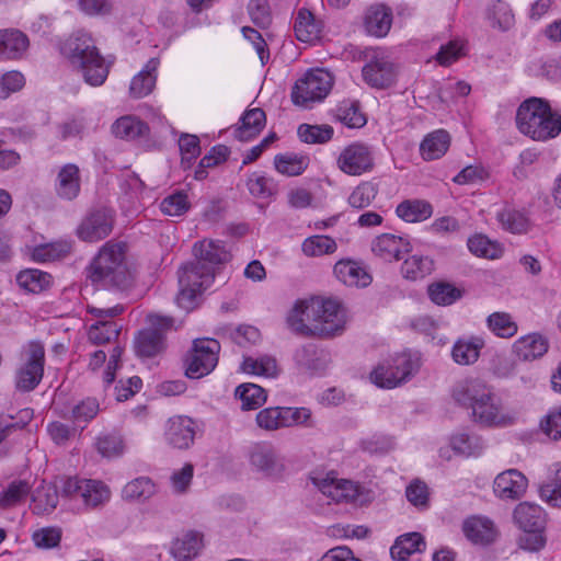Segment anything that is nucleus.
<instances>
[{"label": "nucleus", "mask_w": 561, "mask_h": 561, "mask_svg": "<svg viewBox=\"0 0 561 561\" xmlns=\"http://www.w3.org/2000/svg\"><path fill=\"white\" fill-rule=\"evenodd\" d=\"M451 398L461 408L470 411V419L481 427H505L515 421V414L507 410L493 389L478 378L457 382Z\"/></svg>", "instance_id": "obj_1"}, {"label": "nucleus", "mask_w": 561, "mask_h": 561, "mask_svg": "<svg viewBox=\"0 0 561 561\" xmlns=\"http://www.w3.org/2000/svg\"><path fill=\"white\" fill-rule=\"evenodd\" d=\"M518 130L534 140L546 141L561 133V116L541 99L524 101L516 113Z\"/></svg>", "instance_id": "obj_2"}, {"label": "nucleus", "mask_w": 561, "mask_h": 561, "mask_svg": "<svg viewBox=\"0 0 561 561\" xmlns=\"http://www.w3.org/2000/svg\"><path fill=\"white\" fill-rule=\"evenodd\" d=\"M126 252L127 245L123 241L110 240L104 243L90 265L91 280L119 288L126 287Z\"/></svg>", "instance_id": "obj_3"}, {"label": "nucleus", "mask_w": 561, "mask_h": 561, "mask_svg": "<svg viewBox=\"0 0 561 561\" xmlns=\"http://www.w3.org/2000/svg\"><path fill=\"white\" fill-rule=\"evenodd\" d=\"M78 64L84 81L93 87L104 83L108 75V67L100 55L92 37L78 31L72 41V65Z\"/></svg>", "instance_id": "obj_4"}, {"label": "nucleus", "mask_w": 561, "mask_h": 561, "mask_svg": "<svg viewBox=\"0 0 561 561\" xmlns=\"http://www.w3.org/2000/svg\"><path fill=\"white\" fill-rule=\"evenodd\" d=\"M215 278L213 270H205L195 262L188 263L179 271L180 290L175 298L179 307L191 310L198 295L210 287Z\"/></svg>", "instance_id": "obj_5"}, {"label": "nucleus", "mask_w": 561, "mask_h": 561, "mask_svg": "<svg viewBox=\"0 0 561 561\" xmlns=\"http://www.w3.org/2000/svg\"><path fill=\"white\" fill-rule=\"evenodd\" d=\"M319 491L336 503H352L364 505L369 503L374 494L358 483L340 479L331 473L321 479H313Z\"/></svg>", "instance_id": "obj_6"}, {"label": "nucleus", "mask_w": 561, "mask_h": 561, "mask_svg": "<svg viewBox=\"0 0 561 561\" xmlns=\"http://www.w3.org/2000/svg\"><path fill=\"white\" fill-rule=\"evenodd\" d=\"M148 328L141 330L135 339V351L140 357H154L165 347L164 334L174 329V320L158 313L147 316Z\"/></svg>", "instance_id": "obj_7"}, {"label": "nucleus", "mask_w": 561, "mask_h": 561, "mask_svg": "<svg viewBox=\"0 0 561 561\" xmlns=\"http://www.w3.org/2000/svg\"><path fill=\"white\" fill-rule=\"evenodd\" d=\"M332 85L333 78L330 72L323 69L310 70L296 81L291 91V100L296 105L309 107L325 99Z\"/></svg>", "instance_id": "obj_8"}, {"label": "nucleus", "mask_w": 561, "mask_h": 561, "mask_svg": "<svg viewBox=\"0 0 561 561\" xmlns=\"http://www.w3.org/2000/svg\"><path fill=\"white\" fill-rule=\"evenodd\" d=\"M419 368V358L400 354L379 364L370 373V380L380 388L391 389L407 381Z\"/></svg>", "instance_id": "obj_9"}, {"label": "nucleus", "mask_w": 561, "mask_h": 561, "mask_svg": "<svg viewBox=\"0 0 561 561\" xmlns=\"http://www.w3.org/2000/svg\"><path fill=\"white\" fill-rule=\"evenodd\" d=\"M220 344L214 339H196L185 357V375L199 379L210 374L218 363Z\"/></svg>", "instance_id": "obj_10"}, {"label": "nucleus", "mask_w": 561, "mask_h": 561, "mask_svg": "<svg viewBox=\"0 0 561 561\" xmlns=\"http://www.w3.org/2000/svg\"><path fill=\"white\" fill-rule=\"evenodd\" d=\"M317 302L320 308L313 317V336L332 337L341 334L345 327V314L341 305L322 297H314V305Z\"/></svg>", "instance_id": "obj_11"}, {"label": "nucleus", "mask_w": 561, "mask_h": 561, "mask_svg": "<svg viewBox=\"0 0 561 561\" xmlns=\"http://www.w3.org/2000/svg\"><path fill=\"white\" fill-rule=\"evenodd\" d=\"M45 351L39 342H30L25 359L15 374V387L22 392L34 390L44 374Z\"/></svg>", "instance_id": "obj_12"}, {"label": "nucleus", "mask_w": 561, "mask_h": 561, "mask_svg": "<svg viewBox=\"0 0 561 561\" xmlns=\"http://www.w3.org/2000/svg\"><path fill=\"white\" fill-rule=\"evenodd\" d=\"M364 81L375 89L391 87L398 76V66L381 50H375L362 70Z\"/></svg>", "instance_id": "obj_13"}, {"label": "nucleus", "mask_w": 561, "mask_h": 561, "mask_svg": "<svg viewBox=\"0 0 561 561\" xmlns=\"http://www.w3.org/2000/svg\"><path fill=\"white\" fill-rule=\"evenodd\" d=\"M336 165L343 173L352 176L370 172L374 168L373 149L366 144L353 142L340 152Z\"/></svg>", "instance_id": "obj_14"}, {"label": "nucleus", "mask_w": 561, "mask_h": 561, "mask_svg": "<svg viewBox=\"0 0 561 561\" xmlns=\"http://www.w3.org/2000/svg\"><path fill=\"white\" fill-rule=\"evenodd\" d=\"M90 311L100 318V320L90 327L88 331L89 341L93 344H104L116 340L122 327L118 325L117 322L107 319L121 314L124 311V306L115 305L111 308H92Z\"/></svg>", "instance_id": "obj_15"}, {"label": "nucleus", "mask_w": 561, "mask_h": 561, "mask_svg": "<svg viewBox=\"0 0 561 561\" xmlns=\"http://www.w3.org/2000/svg\"><path fill=\"white\" fill-rule=\"evenodd\" d=\"M319 308L318 302L314 305V297L297 300L286 316L287 328L295 334L312 337L313 317Z\"/></svg>", "instance_id": "obj_16"}, {"label": "nucleus", "mask_w": 561, "mask_h": 561, "mask_svg": "<svg viewBox=\"0 0 561 561\" xmlns=\"http://www.w3.org/2000/svg\"><path fill=\"white\" fill-rule=\"evenodd\" d=\"M195 263L201 264L205 270H213L216 275L217 270L231 260L230 250L225 242L213 239H204L193 247Z\"/></svg>", "instance_id": "obj_17"}, {"label": "nucleus", "mask_w": 561, "mask_h": 561, "mask_svg": "<svg viewBox=\"0 0 561 561\" xmlns=\"http://www.w3.org/2000/svg\"><path fill=\"white\" fill-rule=\"evenodd\" d=\"M528 480L517 469H507L499 473L493 481V492L503 501H517L524 496Z\"/></svg>", "instance_id": "obj_18"}, {"label": "nucleus", "mask_w": 561, "mask_h": 561, "mask_svg": "<svg viewBox=\"0 0 561 561\" xmlns=\"http://www.w3.org/2000/svg\"><path fill=\"white\" fill-rule=\"evenodd\" d=\"M113 213L100 209L90 214L78 227L77 236L85 242H96L106 238L113 229Z\"/></svg>", "instance_id": "obj_19"}, {"label": "nucleus", "mask_w": 561, "mask_h": 561, "mask_svg": "<svg viewBox=\"0 0 561 561\" xmlns=\"http://www.w3.org/2000/svg\"><path fill=\"white\" fill-rule=\"evenodd\" d=\"M195 434V422L188 416H173L165 424L164 438L174 448H190L194 443Z\"/></svg>", "instance_id": "obj_20"}, {"label": "nucleus", "mask_w": 561, "mask_h": 561, "mask_svg": "<svg viewBox=\"0 0 561 561\" xmlns=\"http://www.w3.org/2000/svg\"><path fill=\"white\" fill-rule=\"evenodd\" d=\"M72 499H80L87 508H94L110 501L111 490L99 480H78L72 489Z\"/></svg>", "instance_id": "obj_21"}, {"label": "nucleus", "mask_w": 561, "mask_h": 561, "mask_svg": "<svg viewBox=\"0 0 561 561\" xmlns=\"http://www.w3.org/2000/svg\"><path fill=\"white\" fill-rule=\"evenodd\" d=\"M411 251L410 242L392 233H382L371 242V252L385 262L399 261L402 254Z\"/></svg>", "instance_id": "obj_22"}, {"label": "nucleus", "mask_w": 561, "mask_h": 561, "mask_svg": "<svg viewBox=\"0 0 561 561\" xmlns=\"http://www.w3.org/2000/svg\"><path fill=\"white\" fill-rule=\"evenodd\" d=\"M462 530L468 540L474 545L488 546L495 541L499 530L488 517L472 516L463 522Z\"/></svg>", "instance_id": "obj_23"}, {"label": "nucleus", "mask_w": 561, "mask_h": 561, "mask_svg": "<svg viewBox=\"0 0 561 561\" xmlns=\"http://www.w3.org/2000/svg\"><path fill=\"white\" fill-rule=\"evenodd\" d=\"M549 350L548 339L537 332L518 337L512 345L513 354L523 362L542 357Z\"/></svg>", "instance_id": "obj_24"}, {"label": "nucleus", "mask_w": 561, "mask_h": 561, "mask_svg": "<svg viewBox=\"0 0 561 561\" xmlns=\"http://www.w3.org/2000/svg\"><path fill=\"white\" fill-rule=\"evenodd\" d=\"M333 272L340 282L350 287H366L371 283V276L366 267L354 260L337 261Z\"/></svg>", "instance_id": "obj_25"}, {"label": "nucleus", "mask_w": 561, "mask_h": 561, "mask_svg": "<svg viewBox=\"0 0 561 561\" xmlns=\"http://www.w3.org/2000/svg\"><path fill=\"white\" fill-rule=\"evenodd\" d=\"M251 465L267 477H277L284 471V463L270 445H256L250 454Z\"/></svg>", "instance_id": "obj_26"}, {"label": "nucleus", "mask_w": 561, "mask_h": 561, "mask_svg": "<svg viewBox=\"0 0 561 561\" xmlns=\"http://www.w3.org/2000/svg\"><path fill=\"white\" fill-rule=\"evenodd\" d=\"M323 23L308 9H300L294 23L295 35L302 43H314L321 36Z\"/></svg>", "instance_id": "obj_27"}, {"label": "nucleus", "mask_w": 561, "mask_h": 561, "mask_svg": "<svg viewBox=\"0 0 561 561\" xmlns=\"http://www.w3.org/2000/svg\"><path fill=\"white\" fill-rule=\"evenodd\" d=\"M28 38L19 30H0V58L16 60L28 48Z\"/></svg>", "instance_id": "obj_28"}, {"label": "nucleus", "mask_w": 561, "mask_h": 561, "mask_svg": "<svg viewBox=\"0 0 561 561\" xmlns=\"http://www.w3.org/2000/svg\"><path fill=\"white\" fill-rule=\"evenodd\" d=\"M484 347V340L480 336H470L458 339L451 348L453 360L462 366L474 364Z\"/></svg>", "instance_id": "obj_29"}, {"label": "nucleus", "mask_w": 561, "mask_h": 561, "mask_svg": "<svg viewBox=\"0 0 561 561\" xmlns=\"http://www.w3.org/2000/svg\"><path fill=\"white\" fill-rule=\"evenodd\" d=\"M513 518L522 530H543L545 528L542 508L529 502L519 503L514 510Z\"/></svg>", "instance_id": "obj_30"}, {"label": "nucleus", "mask_w": 561, "mask_h": 561, "mask_svg": "<svg viewBox=\"0 0 561 561\" xmlns=\"http://www.w3.org/2000/svg\"><path fill=\"white\" fill-rule=\"evenodd\" d=\"M265 123L266 115L262 108L248 110L241 116L240 125L236 128L234 136L241 141H249L261 133Z\"/></svg>", "instance_id": "obj_31"}, {"label": "nucleus", "mask_w": 561, "mask_h": 561, "mask_svg": "<svg viewBox=\"0 0 561 561\" xmlns=\"http://www.w3.org/2000/svg\"><path fill=\"white\" fill-rule=\"evenodd\" d=\"M159 66L157 58H151L144 69L136 75L130 82L129 93L135 99H141L150 94L156 85V71Z\"/></svg>", "instance_id": "obj_32"}, {"label": "nucleus", "mask_w": 561, "mask_h": 561, "mask_svg": "<svg viewBox=\"0 0 561 561\" xmlns=\"http://www.w3.org/2000/svg\"><path fill=\"white\" fill-rule=\"evenodd\" d=\"M450 136L444 129H438L425 136L420 145V152L425 161L442 158L448 150Z\"/></svg>", "instance_id": "obj_33"}, {"label": "nucleus", "mask_w": 561, "mask_h": 561, "mask_svg": "<svg viewBox=\"0 0 561 561\" xmlns=\"http://www.w3.org/2000/svg\"><path fill=\"white\" fill-rule=\"evenodd\" d=\"M391 23V11L385 5H371L366 12L365 26L367 32L374 36L382 37L387 35Z\"/></svg>", "instance_id": "obj_34"}, {"label": "nucleus", "mask_w": 561, "mask_h": 561, "mask_svg": "<svg viewBox=\"0 0 561 561\" xmlns=\"http://www.w3.org/2000/svg\"><path fill=\"white\" fill-rule=\"evenodd\" d=\"M426 543L419 533H409L399 536L390 549L393 560L405 561L411 554L425 550Z\"/></svg>", "instance_id": "obj_35"}, {"label": "nucleus", "mask_w": 561, "mask_h": 561, "mask_svg": "<svg viewBox=\"0 0 561 561\" xmlns=\"http://www.w3.org/2000/svg\"><path fill=\"white\" fill-rule=\"evenodd\" d=\"M112 133L121 139L134 140L147 136L148 125L133 115H125L117 118L112 125Z\"/></svg>", "instance_id": "obj_36"}, {"label": "nucleus", "mask_w": 561, "mask_h": 561, "mask_svg": "<svg viewBox=\"0 0 561 561\" xmlns=\"http://www.w3.org/2000/svg\"><path fill=\"white\" fill-rule=\"evenodd\" d=\"M202 547V536L198 533L188 531L173 541L171 553L178 561H188L198 554Z\"/></svg>", "instance_id": "obj_37"}, {"label": "nucleus", "mask_w": 561, "mask_h": 561, "mask_svg": "<svg viewBox=\"0 0 561 561\" xmlns=\"http://www.w3.org/2000/svg\"><path fill=\"white\" fill-rule=\"evenodd\" d=\"M294 360L297 369L304 374H316L324 368L321 354L312 344L298 347L295 351Z\"/></svg>", "instance_id": "obj_38"}, {"label": "nucleus", "mask_w": 561, "mask_h": 561, "mask_svg": "<svg viewBox=\"0 0 561 561\" xmlns=\"http://www.w3.org/2000/svg\"><path fill=\"white\" fill-rule=\"evenodd\" d=\"M241 369L247 374L266 378H274L279 373L277 360L271 355L247 356L243 358Z\"/></svg>", "instance_id": "obj_39"}, {"label": "nucleus", "mask_w": 561, "mask_h": 561, "mask_svg": "<svg viewBox=\"0 0 561 561\" xmlns=\"http://www.w3.org/2000/svg\"><path fill=\"white\" fill-rule=\"evenodd\" d=\"M396 213L407 222H417L430 218L433 214V207L425 201L408 199L397 206Z\"/></svg>", "instance_id": "obj_40"}, {"label": "nucleus", "mask_w": 561, "mask_h": 561, "mask_svg": "<svg viewBox=\"0 0 561 561\" xmlns=\"http://www.w3.org/2000/svg\"><path fill=\"white\" fill-rule=\"evenodd\" d=\"M16 283L26 291L38 294L50 286L51 276L46 272L28 268L18 274Z\"/></svg>", "instance_id": "obj_41"}, {"label": "nucleus", "mask_w": 561, "mask_h": 561, "mask_svg": "<svg viewBox=\"0 0 561 561\" xmlns=\"http://www.w3.org/2000/svg\"><path fill=\"white\" fill-rule=\"evenodd\" d=\"M156 485L147 477L129 481L123 489V499L130 502H145L156 493Z\"/></svg>", "instance_id": "obj_42"}, {"label": "nucleus", "mask_w": 561, "mask_h": 561, "mask_svg": "<svg viewBox=\"0 0 561 561\" xmlns=\"http://www.w3.org/2000/svg\"><path fill=\"white\" fill-rule=\"evenodd\" d=\"M58 504L56 486H42L36 489L32 495L31 511L36 515L48 514Z\"/></svg>", "instance_id": "obj_43"}, {"label": "nucleus", "mask_w": 561, "mask_h": 561, "mask_svg": "<svg viewBox=\"0 0 561 561\" xmlns=\"http://www.w3.org/2000/svg\"><path fill=\"white\" fill-rule=\"evenodd\" d=\"M489 330L496 336L510 339L518 331V325L507 312H493L486 319Z\"/></svg>", "instance_id": "obj_44"}, {"label": "nucleus", "mask_w": 561, "mask_h": 561, "mask_svg": "<svg viewBox=\"0 0 561 561\" xmlns=\"http://www.w3.org/2000/svg\"><path fill=\"white\" fill-rule=\"evenodd\" d=\"M433 268L434 262L432 259L415 254L403 262L401 273L404 278L415 280L431 274Z\"/></svg>", "instance_id": "obj_45"}, {"label": "nucleus", "mask_w": 561, "mask_h": 561, "mask_svg": "<svg viewBox=\"0 0 561 561\" xmlns=\"http://www.w3.org/2000/svg\"><path fill=\"white\" fill-rule=\"evenodd\" d=\"M335 240L329 236H312L304 240L301 250L306 256L316 257L336 251Z\"/></svg>", "instance_id": "obj_46"}, {"label": "nucleus", "mask_w": 561, "mask_h": 561, "mask_svg": "<svg viewBox=\"0 0 561 561\" xmlns=\"http://www.w3.org/2000/svg\"><path fill=\"white\" fill-rule=\"evenodd\" d=\"M335 118L351 128H359L365 125L366 118L359 111L356 102L344 101L334 111Z\"/></svg>", "instance_id": "obj_47"}, {"label": "nucleus", "mask_w": 561, "mask_h": 561, "mask_svg": "<svg viewBox=\"0 0 561 561\" xmlns=\"http://www.w3.org/2000/svg\"><path fill=\"white\" fill-rule=\"evenodd\" d=\"M468 248L472 254L484 259H499L503 250L496 243L483 234H476L468 240Z\"/></svg>", "instance_id": "obj_48"}, {"label": "nucleus", "mask_w": 561, "mask_h": 561, "mask_svg": "<svg viewBox=\"0 0 561 561\" xmlns=\"http://www.w3.org/2000/svg\"><path fill=\"white\" fill-rule=\"evenodd\" d=\"M260 428L273 432L286 427L284 407H270L262 409L255 417Z\"/></svg>", "instance_id": "obj_49"}, {"label": "nucleus", "mask_w": 561, "mask_h": 561, "mask_svg": "<svg viewBox=\"0 0 561 561\" xmlns=\"http://www.w3.org/2000/svg\"><path fill=\"white\" fill-rule=\"evenodd\" d=\"M236 394L239 396L244 410H255L266 401L265 390L254 383L240 385Z\"/></svg>", "instance_id": "obj_50"}, {"label": "nucleus", "mask_w": 561, "mask_h": 561, "mask_svg": "<svg viewBox=\"0 0 561 561\" xmlns=\"http://www.w3.org/2000/svg\"><path fill=\"white\" fill-rule=\"evenodd\" d=\"M31 492L27 481L19 480L11 482L0 494V507L9 508L23 502Z\"/></svg>", "instance_id": "obj_51"}, {"label": "nucleus", "mask_w": 561, "mask_h": 561, "mask_svg": "<svg viewBox=\"0 0 561 561\" xmlns=\"http://www.w3.org/2000/svg\"><path fill=\"white\" fill-rule=\"evenodd\" d=\"M497 220L503 229L512 233H524L529 227V220L525 214L512 208H505L500 211Z\"/></svg>", "instance_id": "obj_52"}, {"label": "nucleus", "mask_w": 561, "mask_h": 561, "mask_svg": "<svg viewBox=\"0 0 561 561\" xmlns=\"http://www.w3.org/2000/svg\"><path fill=\"white\" fill-rule=\"evenodd\" d=\"M274 165L277 172L287 176H296L305 171L307 162L304 157L294 153H284L275 156Z\"/></svg>", "instance_id": "obj_53"}, {"label": "nucleus", "mask_w": 561, "mask_h": 561, "mask_svg": "<svg viewBox=\"0 0 561 561\" xmlns=\"http://www.w3.org/2000/svg\"><path fill=\"white\" fill-rule=\"evenodd\" d=\"M298 136L306 144H324L331 140L333 128L330 125L301 124L298 127Z\"/></svg>", "instance_id": "obj_54"}, {"label": "nucleus", "mask_w": 561, "mask_h": 561, "mask_svg": "<svg viewBox=\"0 0 561 561\" xmlns=\"http://www.w3.org/2000/svg\"><path fill=\"white\" fill-rule=\"evenodd\" d=\"M68 252L67 242H50L35 247L32 251V259L36 262H50L66 256Z\"/></svg>", "instance_id": "obj_55"}, {"label": "nucleus", "mask_w": 561, "mask_h": 561, "mask_svg": "<svg viewBox=\"0 0 561 561\" xmlns=\"http://www.w3.org/2000/svg\"><path fill=\"white\" fill-rule=\"evenodd\" d=\"M428 295L433 302L448 306L461 297V291L448 283H435L428 287Z\"/></svg>", "instance_id": "obj_56"}, {"label": "nucleus", "mask_w": 561, "mask_h": 561, "mask_svg": "<svg viewBox=\"0 0 561 561\" xmlns=\"http://www.w3.org/2000/svg\"><path fill=\"white\" fill-rule=\"evenodd\" d=\"M378 194V187L371 182H362L348 196V204L357 209L368 207Z\"/></svg>", "instance_id": "obj_57"}, {"label": "nucleus", "mask_w": 561, "mask_h": 561, "mask_svg": "<svg viewBox=\"0 0 561 561\" xmlns=\"http://www.w3.org/2000/svg\"><path fill=\"white\" fill-rule=\"evenodd\" d=\"M100 405L96 399L87 398L72 409V423L81 430L99 413Z\"/></svg>", "instance_id": "obj_58"}, {"label": "nucleus", "mask_w": 561, "mask_h": 561, "mask_svg": "<svg viewBox=\"0 0 561 561\" xmlns=\"http://www.w3.org/2000/svg\"><path fill=\"white\" fill-rule=\"evenodd\" d=\"M450 445L454 450L467 456L477 454L482 448L481 438L467 432L456 433L450 439Z\"/></svg>", "instance_id": "obj_59"}, {"label": "nucleus", "mask_w": 561, "mask_h": 561, "mask_svg": "<svg viewBox=\"0 0 561 561\" xmlns=\"http://www.w3.org/2000/svg\"><path fill=\"white\" fill-rule=\"evenodd\" d=\"M247 185L251 195L257 198H268L276 192L273 180L259 173H253Z\"/></svg>", "instance_id": "obj_60"}, {"label": "nucleus", "mask_w": 561, "mask_h": 561, "mask_svg": "<svg viewBox=\"0 0 561 561\" xmlns=\"http://www.w3.org/2000/svg\"><path fill=\"white\" fill-rule=\"evenodd\" d=\"M96 448L103 457L113 458L123 455L125 444L119 435L107 434L98 438Z\"/></svg>", "instance_id": "obj_61"}, {"label": "nucleus", "mask_w": 561, "mask_h": 561, "mask_svg": "<svg viewBox=\"0 0 561 561\" xmlns=\"http://www.w3.org/2000/svg\"><path fill=\"white\" fill-rule=\"evenodd\" d=\"M190 208L187 195L183 192H176L167 196L160 204V209L169 216H181Z\"/></svg>", "instance_id": "obj_62"}, {"label": "nucleus", "mask_w": 561, "mask_h": 561, "mask_svg": "<svg viewBox=\"0 0 561 561\" xmlns=\"http://www.w3.org/2000/svg\"><path fill=\"white\" fill-rule=\"evenodd\" d=\"M25 84V78L22 72L12 70L5 72L0 78V100H4L10 94L20 91Z\"/></svg>", "instance_id": "obj_63"}, {"label": "nucleus", "mask_w": 561, "mask_h": 561, "mask_svg": "<svg viewBox=\"0 0 561 561\" xmlns=\"http://www.w3.org/2000/svg\"><path fill=\"white\" fill-rule=\"evenodd\" d=\"M540 427L550 439H561V407L549 411L541 420Z\"/></svg>", "instance_id": "obj_64"}]
</instances>
